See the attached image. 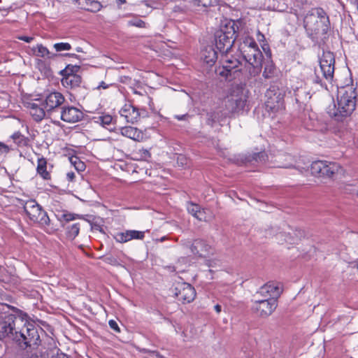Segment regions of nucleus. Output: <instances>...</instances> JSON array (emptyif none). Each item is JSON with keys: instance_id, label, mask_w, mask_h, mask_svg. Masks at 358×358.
<instances>
[{"instance_id": "nucleus-34", "label": "nucleus", "mask_w": 358, "mask_h": 358, "mask_svg": "<svg viewBox=\"0 0 358 358\" xmlns=\"http://www.w3.org/2000/svg\"><path fill=\"white\" fill-rule=\"evenodd\" d=\"M80 218H83V215L71 213H64L61 215L59 221H65L66 222H69L70 221H73L76 219Z\"/></svg>"}, {"instance_id": "nucleus-27", "label": "nucleus", "mask_w": 358, "mask_h": 358, "mask_svg": "<svg viewBox=\"0 0 358 358\" xmlns=\"http://www.w3.org/2000/svg\"><path fill=\"white\" fill-rule=\"evenodd\" d=\"M228 115L224 114V110H217L207 113L206 122L210 126H213L215 123L223 121Z\"/></svg>"}, {"instance_id": "nucleus-3", "label": "nucleus", "mask_w": 358, "mask_h": 358, "mask_svg": "<svg viewBox=\"0 0 358 358\" xmlns=\"http://www.w3.org/2000/svg\"><path fill=\"white\" fill-rule=\"evenodd\" d=\"M303 27L309 38L313 41L324 36L329 28V20L321 8L311 9L304 17Z\"/></svg>"}, {"instance_id": "nucleus-32", "label": "nucleus", "mask_w": 358, "mask_h": 358, "mask_svg": "<svg viewBox=\"0 0 358 358\" xmlns=\"http://www.w3.org/2000/svg\"><path fill=\"white\" fill-rule=\"evenodd\" d=\"M69 160L71 164L78 172L85 171L86 167L85 164L78 157L73 156L69 158Z\"/></svg>"}, {"instance_id": "nucleus-60", "label": "nucleus", "mask_w": 358, "mask_h": 358, "mask_svg": "<svg viewBox=\"0 0 358 358\" xmlns=\"http://www.w3.org/2000/svg\"><path fill=\"white\" fill-rule=\"evenodd\" d=\"M71 57H78V55H76V54H71L70 55Z\"/></svg>"}, {"instance_id": "nucleus-14", "label": "nucleus", "mask_w": 358, "mask_h": 358, "mask_svg": "<svg viewBox=\"0 0 358 358\" xmlns=\"http://www.w3.org/2000/svg\"><path fill=\"white\" fill-rule=\"evenodd\" d=\"M120 114L127 122L134 123L138 122L141 117L146 116L147 111L143 108L135 107L130 103H127L120 109Z\"/></svg>"}, {"instance_id": "nucleus-52", "label": "nucleus", "mask_w": 358, "mask_h": 358, "mask_svg": "<svg viewBox=\"0 0 358 358\" xmlns=\"http://www.w3.org/2000/svg\"><path fill=\"white\" fill-rule=\"evenodd\" d=\"M278 166L281 167V168L289 169L292 166V164H282L279 165Z\"/></svg>"}, {"instance_id": "nucleus-23", "label": "nucleus", "mask_w": 358, "mask_h": 358, "mask_svg": "<svg viewBox=\"0 0 358 358\" xmlns=\"http://www.w3.org/2000/svg\"><path fill=\"white\" fill-rule=\"evenodd\" d=\"M279 287L274 282H269L262 286L257 294L262 296V299H275L280 295Z\"/></svg>"}, {"instance_id": "nucleus-45", "label": "nucleus", "mask_w": 358, "mask_h": 358, "mask_svg": "<svg viewBox=\"0 0 358 358\" xmlns=\"http://www.w3.org/2000/svg\"><path fill=\"white\" fill-rule=\"evenodd\" d=\"M138 153L141 155V157L145 160L150 157V154L149 151L146 149H143V148L140 149L138 150Z\"/></svg>"}, {"instance_id": "nucleus-19", "label": "nucleus", "mask_w": 358, "mask_h": 358, "mask_svg": "<svg viewBox=\"0 0 358 358\" xmlns=\"http://www.w3.org/2000/svg\"><path fill=\"white\" fill-rule=\"evenodd\" d=\"M69 71V66L61 71L63 76L62 79V85L66 88H73L79 86L81 83V77L76 73H70Z\"/></svg>"}, {"instance_id": "nucleus-7", "label": "nucleus", "mask_w": 358, "mask_h": 358, "mask_svg": "<svg viewBox=\"0 0 358 358\" xmlns=\"http://www.w3.org/2000/svg\"><path fill=\"white\" fill-rule=\"evenodd\" d=\"M311 174L317 177H334L343 173V168L336 162L315 161L310 164Z\"/></svg>"}, {"instance_id": "nucleus-18", "label": "nucleus", "mask_w": 358, "mask_h": 358, "mask_svg": "<svg viewBox=\"0 0 358 358\" xmlns=\"http://www.w3.org/2000/svg\"><path fill=\"white\" fill-rule=\"evenodd\" d=\"M43 106L44 105L39 99L25 103L30 115L36 122H40L45 117L47 111Z\"/></svg>"}, {"instance_id": "nucleus-61", "label": "nucleus", "mask_w": 358, "mask_h": 358, "mask_svg": "<svg viewBox=\"0 0 358 358\" xmlns=\"http://www.w3.org/2000/svg\"><path fill=\"white\" fill-rule=\"evenodd\" d=\"M357 268H358V263H357Z\"/></svg>"}, {"instance_id": "nucleus-47", "label": "nucleus", "mask_w": 358, "mask_h": 358, "mask_svg": "<svg viewBox=\"0 0 358 358\" xmlns=\"http://www.w3.org/2000/svg\"><path fill=\"white\" fill-rule=\"evenodd\" d=\"M17 38L20 41H23L27 43H31L34 38L32 36H17Z\"/></svg>"}, {"instance_id": "nucleus-38", "label": "nucleus", "mask_w": 358, "mask_h": 358, "mask_svg": "<svg viewBox=\"0 0 358 358\" xmlns=\"http://www.w3.org/2000/svg\"><path fill=\"white\" fill-rule=\"evenodd\" d=\"M252 159L257 162H265L267 159V155L264 152L255 153L252 156Z\"/></svg>"}, {"instance_id": "nucleus-9", "label": "nucleus", "mask_w": 358, "mask_h": 358, "mask_svg": "<svg viewBox=\"0 0 358 358\" xmlns=\"http://www.w3.org/2000/svg\"><path fill=\"white\" fill-rule=\"evenodd\" d=\"M246 101L247 97L243 92L236 94H231L224 101V114L229 116L243 110Z\"/></svg>"}, {"instance_id": "nucleus-8", "label": "nucleus", "mask_w": 358, "mask_h": 358, "mask_svg": "<svg viewBox=\"0 0 358 358\" xmlns=\"http://www.w3.org/2000/svg\"><path fill=\"white\" fill-rule=\"evenodd\" d=\"M24 210L29 219L42 225H48L50 219L41 206L35 200H28L24 204Z\"/></svg>"}, {"instance_id": "nucleus-36", "label": "nucleus", "mask_w": 358, "mask_h": 358, "mask_svg": "<svg viewBox=\"0 0 358 358\" xmlns=\"http://www.w3.org/2000/svg\"><path fill=\"white\" fill-rule=\"evenodd\" d=\"M188 212L192 215L194 217L198 215L199 211L201 210V207L194 203H188L187 206Z\"/></svg>"}, {"instance_id": "nucleus-40", "label": "nucleus", "mask_w": 358, "mask_h": 358, "mask_svg": "<svg viewBox=\"0 0 358 358\" xmlns=\"http://www.w3.org/2000/svg\"><path fill=\"white\" fill-rule=\"evenodd\" d=\"M195 217L200 221L207 222L208 220V217L206 215L205 209L201 208V210L198 213V215H196Z\"/></svg>"}, {"instance_id": "nucleus-49", "label": "nucleus", "mask_w": 358, "mask_h": 358, "mask_svg": "<svg viewBox=\"0 0 358 358\" xmlns=\"http://www.w3.org/2000/svg\"><path fill=\"white\" fill-rule=\"evenodd\" d=\"M189 117L188 114H184V115H175V118L178 120H185Z\"/></svg>"}, {"instance_id": "nucleus-31", "label": "nucleus", "mask_w": 358, "mask_h": 358, "mask_svg": "<svg viewBox=\"0 0 358 358\" xmlns=\"http://www.w3.org/2000/svg\"><path fill=\"white\" fill-rule=\"evenodd\" d=\"M275 74V67L274 64L270 62H268L264 67V70L263 71V76L266 79L272 78L274 77Z\"/></svg>"}, {"instance_id": "nucleus-43", "label": "nucleus", "mask_w": 358, "mask_h": 358, "mask_svg": "<svg viewBox=\"0 0 358 358\" xmlns=\"http://www.w3.org/2000/svg\"><path fill=\"white\" fill-rule=\"evenodd\" d=\"M294 6L301 7L310 3L312 0H292Z\"/></svg>"}, {"instance_id": "nucleus-20", "label": "nucleus", "mask_w": 358, "mask_h": 358, "mask_svg": "<svg viewBox=\"0 0 358 358\" xmlns=\"http://www.w3.org/2000/svg\"><path fill=\"white\" fill-rule=\"evenodd\" d=\"M145 237V231L137 230H126L122 232L117 233L115 238L117 242L127 243L133 239L143 240Z\"/></svg>"}, {"instance_id": "nucleus-21", "label": "nucleus", "mask_w": 358, "mask_h": 358, "mask_svg": "<svg viewBox=\"0 0 358 358\" xmlns=\"http://www.w3.org/2000/svg\"><path fill=\"white\" fill-rule=\"evenodd\" d=\"M200 58L207 67H212L217 62V52L212 45H208L201 51Z\"/></svg>"}, {"instance_id": "nucleus-50", "label": "nucleus", "mask_w": 358, "mask_h": 358, "mask_svg": "<svg viewBox=\"0 0 358 358\" xmlns=\"http://www.w3.org/2000/svg\"><path fill=\"white\" fill-rule=\"evenodd\" d=\"M186 161L187 159L184 156L180 155L178 157V162H180L182 165L186 164Z\"/></svg>"}, {"instance_id": "nucleus-58", "label": "nucleus", "mask_w": 358, "mask_h": 358, "mask_svg": "<svg viewBox=\"0 0 358 358\" xmlns=\"http://www.w3.org/2000/svg\"><path fill=\"white\" fill-rule=\"evenodd\" d=\"M118 1H119L121 4H123V3H126V0H118Z\"/></svg>"}, {"instance_id": "nucleus-17", "label": "nucleus", "mask_w": 358, "mask_h": 358, "mask_svg": "<svg viewBox=\"0 0 358 358\" xmlns=\"http://www.w3.org/2000/svg\"><path fill=\"white\" fill-rule=\"evenodd\" d=\"M187 246L189 244L184 243ZM191 252L194 255L201 257H207L210 255L213 254V248L202 239H196L189 245Z\"/></svg>"}, {"instance_id": "nucleus-22", "label": "nucleus", "mask_w": 358, "mask_h": 358, "mask_svg": "<svg viewBox=\"0 0 358 358\" xmlns=\"http://www.w3.org/2000/svg\"><path fill=\"white\" fill-rule=\"evenodd\" d=\"M279 287L274 282H269L262 286L257 294L262 296V299H275L280 295Z\"/></svg>"}, {"instance_id": "nucleus-6", "label": "nucleus", "mask_w": 358, "mask_h": 358, "mask_svg": "<svg viewBox=\"0 0 358 358\" xmlns=\"http://www.w3.org/2000/svg\"><path fill=\"white\" fill-rule=\"evenodd\" d=\"M234 24V22H229L225 27H221L215 34V45L222 55L228 53L234 43L236 31Z\"/></svg>"}, {"instance_id": "nucleus-59", "label": "nucleus", "mask_w": 358, "mask_h": 358, "mask_svg": "<svg viewBox=\"0 0 358 358\" xmlns=\"http://www.w3.org/2000/svg\"><path fill=\"white\" fill-rule=\"evenodd\" d=\"M285 157H286L287 159H292V156H291V155H286V156H285Z\"/></svg>"}, {"instance_id": "nucleus-30", "label": "nucleus", "mask_w": 358, "mask_h": 358, "mask_svg": "<svg viewBox=\"0 0 358 358\" xmlns=\"http://www.w3.org/2000/svg\"><path fill=\"white\" fill-rule=\"evenodd\" d=\"M33 54L36 57L48 58L50 57V52L48 49L43 46L41 44L37 45L35 48L32 49Z\"/></svg>"}, {"instance_id": "nucleus-11", "label": "nucleus", "mask_w": 358, "mask_h": 358, "mask_svg": "<svg viewBox=\"0 0 358 358\" xmlns=\"http://www.w3.org/2000/svg\"><path fill=\"white\" fill-rule=\"evenodd\" d=\"M277 306V300L272 297L270 299H258L254 301L252 310L257 315L266 317L272 314Z\"/></svg>"}, {"instance_id": "nucleus-16", "label": "nucleus", "mask_w": 358, "mask_h": 358, "mask_svg": "<svg viewBox=\"0 0 358 358\" xmlns=\"http://www.w3.org/2000/svg\"><path fill=\"white\" fill-rule=\"evenodd\" d=\"M57 116L64 122L76 123L82 120L83 117V113L78 108L74 106H68L61 108Z\"/></svg>"}, {"instance_id": "nucleus-26", "label": "nucleus", "mask_w": 358, "mask_h": 358, "mask_svg": "<svg viewBox=\"0 0 358 358\" xmlns=\"http://www.w3.org/2000/svg\"><path fill=\"white\" fill-rule=\"evenodd\" d=\"M36 172L43 180H50L51 178L50 171H48V162L43 157L37 160Z\"/></svg>"}, {"instance_id": "nucleus-57", "label": "nucleus", "mask_w": 358, "mask_h": 358, "mask_svg": "<svg viewBox=\"0 0 358 358\" xmlns=\"http://www.w3.org/2000/svg\"><path fill=\"white\" fill-rule=\"evenodd\" d=\"M76 51L78 52H83V49L81 48H80V47H78L76 48Z\"/></svg>"}, {"instance_id": "nucleus-13", "label": "nucleus", "mask_w": 358, "mask_h": 358, "mask_svg": "<svg viewBox=\"0 0 358 358\" xmlns=\"http://www.w3.org/2000/svg\"><path fill=\"white\" fill-rule=\"evenodd\" d=\"M222 66L215 69L217 74L227 78L229 76H232L234 73L237 72V69L241 64L240 61L234 57L229 58L228 55H222Z\"/></svg>"}, {"instance_id": "nucleus-28", "label": "nucleus", "mask_w": 358, "mask_h": 358, "mask_svg": "<svg viewBox=\"0 0 358 358\" xmlns=\"http://www.w3.org/2000/svg\"><path fill=\"white\" fill-rule=\"evenodd\" d=\"M92 120L94 123L106 129H110V125L113 124V118L108 114L99 115L93 117Z\"/></svg>"}, {"instance_id": "nucleus-51", "label": "nucleus", "mask_w": 358, "mask_h": 358, "mask_svg": "<svg viewBox=\"0 0 358 358\" xmlns=\"http://www.w3.org/2000/svg\"><path fill=\"white\" fill-rule=\"evenodd\" d=\"M108 87V85H107L106 83H104L103 81L101 82L99 85L98 86V88L99 89H107Z\"/></svg>"}, {"instance_id": "nucleus-46", "label": "nucleus", "mask_w": 358, "mask_h": 358, "mask_svg": "<svg viewBox=\"0 0 358 358\" xmlns=\"http://www.w3.org/2000/svg\"><path fill=\"white\" fill-rule=\"evenodd\" d=\"M108 324L112 329H113L114 331H115L117 332H120V330L118 327V324L115 320H109Z\"/></svg>"}, {"instance_id": "nucleus-42", "label": "nucleus", "mask_w": 358, "mask_h": 358, "mask_svg": "<svg viewBox=\"0 0 358 358\" xmlns=\"http://www.w3.org/2000/svg\"><path fill=\"white\" fill-rule=\"evenodd\" d=\"M10 148L5 143L0 142V155L8 154Z\"/></svg>"}, {"instance_id": "nucleus-55", "label": "nucleus", "mask_w": 358, "mask_h": 358, "mask_svg": "<svg viewBox=\"0 0 358 358\" xmlns=\"http://www.w3.org/2000/svg\"><path fill=\"white\" fill-rule=\"evenodd\" d=\"M214 308H215V310L217 313H220L222 310V307L219 304H217L214 306Z\"/></svg>"}, {"instance_id": "nucleus-15", "label": "nucleus", "mask_w": 358, "mask_h": 358, "mask_svg": "<svg viewBox=\"0 0 358 358\" xmlns=\"http://www.w3.org/2000/svg\"><path fill=\"white\" fill-rule=\"evenodd\" d=\"M175 294L179 301L189 303L194 300L196 290L190 284L182 282L176 284Z\"/></svg>"}, {"instance_id": "nucleus-29", "label": "nucleus", "mask_w": 358, "mask_h": 358, "mask_svg": "<svg viewBox=\"0 0 358 358\" xmlns=\"http://www.w3.org/2000/svg\"><path fill=\"white\" fill-rule=\"evenodd\" d=\"M63 227L66 229V236L73 240L79 234L80 229V224L79 222L69 224L67 225L63 224Z\"/></svg>"}, {"instance_id": "nucleus-10", "label": "nucleus", "mask_w": 358, "mask_h": 358, "mask_svg": "<svg viewBox=\"0 0 358 358\" xmlns=\"http://www.w3.org/2000/svg\"><path fill=\"white\" fill-rule=\"evenodd\" d=\"M335 57L333 52H323L320 59V67L324 80L332 84L334 73Z\"/></svg>"}, {"instance_id": "nucleus-12", "label": "nucleus", "mask_w": 358, "mask_h": 358, "mask_svg": "<svg viewBox=\"0 0 358 358\" xmlns=\"http://www.w3.org/2000/svg\"><path fill=\"white\" fill-rule=\"evenodd\" d=\"M64 97L62 93L58 92H52L48 93L43 101H42L47 113L50 116L57 117L55 113L57 112L59 107L64 103Z\"/></svg>"}, {"instance_id": "nucleus-44", "label": "nucleus", "mask_w": 358, "mask_h": 358, "mask_svg": "<svg viewBox=\"0 0 358 358\" xmlns=\"http://www.w3.org/2000/svg\"><path fill=\"white\" fill-rule=\"evenodd\" d=\"M55 351L56 352H53L50 358H70L67 355L60 352L59 349Z\"/></svg>"}, {"instance_id": "nucleus-53", "label": "nucleus", "mask_w": 358, "mask_h": 358, "mask_svg": "<svg viewBox=\"0 0 358 358\" xmlns=\"http://www.w3.org/2000/svg\"><path fill=\"white\" fill-rule=\"evenodd\" d=\"M93 7H94V8L95 10H99L100 9L101 5H100V3H99V2H97V1H94V2L93 3Z\"/></svg>"}, {"instance_id": "nucleus-5", "label": "nucleus", "mask_w": 358, "mask_h": 358, "mask_svg": "<svg viewBox=\"0 0 358 358\" xmlns=\"http://www.w3.org/2000/svg\"><path fill=\"white\" fill-rule=\"evenodd\" d=\"M285 90L277 85H271L266 92V110L269 113L271 118L283 113L285 110L284 97Z\"/></svg>"}, {"instance_id": "nucleus-48", "label": "nucleus", "mask_w": 358, "mask_h": 358, "mask_svg": "<svg viewBox=\"0 0 358 358\" xmlns=\"http://www.w3.org/2000/svg\"><path fill=\"white\" fill-rule=\"evenodd\" d=\"M76 177V175L73 172L70 171L66 173V178L69 181L73 182L74 178Z\"/></svg>"}, {"instance_id": "nucleus-41", "label": "nucleus", "mask_w": 358, "mask_h": 358, "mask_svg": "<svg viewBox=\"0 0 358 358\" xmlns=\"http://www.w3.org/2000/svg\"><path fill=\"white\" fill-rule=\"evenodd\" d=\"M257 39L261 43V45L262 46L263 49L265 50L264 46L266 45V44L265 43V36L259 30L257 32Z\"/></svg>"}, {"instance_id": "nucleus-25", "label": "nucleus", "mask_w": 358, "mask_h": 358, "mask_svg": "<svg viewBox=\"0 0 358 358\" xmlns=\"http://www.w3.org/2000/svg\"><path fill=\"white\" fill-rule=\"evenodd\" d=\"M120 133L122 136L136 141H140L143 138V133L137 128L133 127H122L120 129Z\"/></svg>"}, {"instance_id": "nucleus-39", "label": "nucleus", "mask_w": 358, "mask_h": 358, "mask_svg": "<svg viewBox=\"0 0 358 358\" xmlns=\"http://www.w3.org/2000/svg\"><path fill=\"white\" fill-rule=\"evenodd\" d=\"M128 24L141 28L145 27V22L140 19L131 20L128 22Z\"/></svg>"}, {"instance_id": "nucleus-4", "label": "nucleus", "mask_w": 358, "mask_h": 358, "mask_svg": "<svg viewBox=\"0 0 358 358\" xmlns=\"http://www.w3.org/2000/svg\"><path fill=\"white\" fill-rule=\"evenodd\" d=\"M239 50L243 58L252 67L250 76L258 75L262 71L264 56L255 39L249 36H245L239 45Z\"/></svg>"}, {"instance_id": "nucleus-37", "label": "nucleus", "mask_w": 358, "mask_h": 358, "mask_svg": "<svg viewBox=\"0 0 358 358\" xmlns=\"http://www.w3.org/2000/svg\"><path fill=\"white\" fill-rule=\"evenodd\" d=\"M54 48L57 52H62L64 50H69L71 48V45L69 43H57L54 44Z\"/></svg>"}, {"instance_id": "nucleus-56", "label": "nucleus", "mask_w": 358, "mask_h": 358, "mask_svg": "<svg viewBox=\"0 0 358 358\" xmlns=\"http://www.w3.org/2000/svg\"><path fill=\"white\" fill-rule=\"evenodd\" d=\"M285 240L286 242H289L290 243H294V241H292V240H291V238L289 237V238H286Z\"/></svg>"}, {"instance_id": "nucleus-2", "label": "nucleus", "mask_w": 358, "mask_h": 358, "mask_svg": "<svg viewBox=\"0 0 358 358\" xmlns=\"http://www.w3.org/2000/svg\"><path fill=\"white\" fill-rule=\"evenodd\" d=\"M357 96V89L353 85L338 88L336 103L328 108V114L338 122L350 117L356 108Z\"/></svg>"}, {"instance_id": "nucleus-24", "label": "nucleus", "mask_w": 358, "mask_h": 358, "mask_svg": "<svg viewBox=\"0 0 358 358\" xmlns=\"http://www.w3.org/2000/svg\"><path fill=\"white\" fill-rule=\"evenodd\" d=\"M279 287L274 282H269L262 286L257 294L262 296V299H275L280 295Z\"/></svg>"}, {"instance_id": "nucleus-1", "label": "nucleus", "mask_w": 358, "mask_h": 358, "mask_svg": "<svg viewBox=\"0 0 358 358\" xmlns=\"http://www.w3.org/2000/svg\"><path fill=\"white\" fill-rule=\"evenodd\" d=\"M27 317L24 315L14 320V316L9 315L0 321V340L12 337L22 348L38 346L41 342L38 328Z\"/></svg>"}, {"instance_id": "nucleus-33", "label": "nucleus", "mask_w": 358, "mask_h": 358, "mask_svg": "<svg viewBox=\"0 0 358 358\" xmlns=\"http://www.w3.org/2000/svg\"><path fill=\"white\" fill-rule=\"evenodd\" d=\"M219 0H194L193 3L196 6H202L204 8L215 6L217 5Z\"/></svg>"}, {"instance_id": "nucleus-35", "label": "nucleus", "mask_w": 358, "mask_h": 358, "mask_svg": "<svg viewBox=\"0 0 358 358\" xmlns=\"http://www.w3.org/2000/svg\"><path fill=\"white\" fill-rule=\"evenodd\" d=\"M11 138L13 140L14 143H16L19 146L24 145L26 143L24 136L22 134H21V133L19 131L15 132L11 136Z\"/></svg>"}, {"instance_id": "nucleus-54", "label": "nucleus", "mask_w": 358, "mask_h": 358, "mask_svg": "<svg viewBox=\"0 0 358 358\" xmlns=\"http://www.w3.org/2000/svg\"><path fill=\"white\" fill-rule=\"evenodd\" d=\"M315 82H316L317 83H319L321 86H324V85H325L326 89H327V84H326V83H322V80H321L320 78H317V79L315 80Z\"/></svg>"}]
</instances>
